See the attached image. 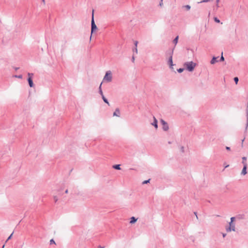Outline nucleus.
Here are the masks:
<instances>
[{
	"label": "nucleus",
	"instance_id": "f257e3e1",
	"mask_svg": "<svg viewBox=\"0 0 248 248\" xmlns=\"http://www.w3.org/2000/svg\"><path fill=\"white\" fill-rule=\"evenodd\" d=\"M197 64L192 62H187L184 63L185 68L189 72H193L196 67Z\"/></svg>",
	"mask_w": 248,
	"mask_h": 248
},
{
	"label": "nucleus",
	"instance_id": "f03ea898",
	"mask_svg": "<svg viewBox=\"0 0 248 248\" xmlns=\"http://www.w3.org/2000/svg\"><path fill=\"white\" fill-rule=\"evenodd\" d=\"M112 78V73L110 71L106 72V74L103 78V81L105 82H110Z\"/></svg>",
	"mask_w": 248,
	"mask_h": 248
},
{
	"label": "nucleus",
	"instance_id": "7ed1b4c3",
	"mask_svg": "<svg viewBox=\"0 0 248 248\" xmlns=\"http://www.w3.org/2000/svg\"><path fill=\"white\" fill-rule=\"evenodd\" d=\"M226 231L227 232H231L232 231L235 232L236 231L235 223L230 222L229 223V226L226 228Z\"/></svg>",
	"mask_w": 248,
	"mask_h": 248
},
{
	"label": "nucleus",
	"instance_id": "20e7f679",
	"mask_svg": "<svg viewBox=\"0 0 248 248\" xmlns=\"http://www.w3.org/2000/svg\"><path fill=\"white\" fill-rule=\"evenodd\" d=\"M97 29V27L95 24L94 18H93V14L92 22H91V30L92 33H93L94 31Z\"/></svg>",
	"mask_w": 248,
	"mask_h": 248
},
{
	"label": "nucleus",
	"instance_id": "39448f33",
	"mask_svg": "<svg viewBox=\"0 0 248 248\" xmlns=\"http://www.w3.org/2000/svg\"><path fill=\"white\" fill-rule=\"evenodd\" d=\"M161 123L163 125L162 128L163 130L166 131H168L169 127L168 124L163 120H161Z\"/></svg>",
	"mask_w": 248,
	"mask_h": 248
},
{
	"label": "nucleus",
	"instance_id": "423d86ee",
	"mask_svg": "<svg viewBox=\"0 0 248 248\" xmlns=\"http://www.w3.org/2000/svg\"><path fill=\"white\" fill-rule=\"evenodd\" d=\"M168 63L170 65V68L172 69L173 68L172 66H173V64L172 56H170V57L169 58Z\"/></svg>",
	"mask_w": 248,
	"mask_h": 248
},
{
	"label": "nucleus",
	"instance_id": "0eeeda50",
	"mask_svg": "<svg viewBox=\"0 0 248 248\" xmlns=\"http://www.w3.org/2000/svg\"><path fill=\"white\" fill-rule=\"evenodd\" d=\"M153 119L154 121L151 123V124L154 126L155 128H157L158 127L157 121L155 117H153Z\"/></svg>",
	"mask_w": 248,
	"mask_h": 248
},
{
	"label": "nucleus",
	"instance_id": "6e6552de",
	"mask_svg": "<svg viewBox=\"0 0 248 248\" xmlns=\"http://www.w3.org/2000/svg\"><path fill=\"white\" fill-rule=\"evenodd\" d=\"M28 81L30 87H33L34 86V84L33 83V81L31 78V77L28 78Z\"/></svg>",
	"mask_w": 248,
	"mask_h": 248
},
{
	"label": "nucleus",
	"instance_id": "1a4fd4ad",
	"mask_svg": "<svg viewBox=\"0 0 248 248\" xmlns=\"http://www.w3.org/2000/svg\"><path fill=\"white\" fill-rule=\"evenodd\" d=\"M113 115L114 116L120 117V112L118 108H116L115 111L114 112Z\"/></svg>",
	"mask_w": 248,
	"mask_h": 248
},
{
	"label": "nucleus",
	"instance_id": "9d476101",
	"mask_svg": "<svg viewBox=\"0 0 248 248\" xmlns=\"http://www.w3.org/2000/svg\"><path fill=\"white\" fill-rule=\"evenodd\" d=\"M242 163L243 165V166H247V157H243L242 158Z\"/></svg>",
	"mask_w": 248,
	"mask_h": 248
},
{
	"label": "nucleus",
	"instance_id": "9b49d317",
	"mask_svg": "<svg viewBox=\"0 0 248 248\" xmlns=\"http://www.w3.org/2000/svg\"><path fill=\"white\" fill-rule=\"evenodd\" d=\"M247 166H243V168L242 172H241L242 175H244L247 174Z\"/></svg>",
	"mask_w": 248,
	"mask_h": 248
},
{
	"label": "nucleus",
	"instance_id": "f8f14e48",
	"mask_svg": "<svg viewBox=\"0 0 248 248\" xmlns=\"http://www.w3.org/2000/svg\"><path fill=\"white\" fill-rule=\"evenodd\" d=\"M137 221V218H135L134 217H132L130 218V223L134 224Z\"/></svg>",
	"mask_w": 248,
	"mask_h": 248
},
{
	"label": "nucleus",
	"instance_id": "ddd939ff",
	"mask_svg": "<svg viewBox=\"0 0 248 248\" xmlns=\"http://www.w3.org/2000/svg\"><path fill=\"white\" fill-rule=\"evenodd\" d=\"M179 150L181 153H184L186 151V147L181 145L179 146Z\"/></svg>",
	"mask_w": 248,
	"mask_h": 248
},
{
	"label": "nucleus",
	"instance_id": "4468645a",
	"mask_svg": "<svg viewBox=\"0 0 248 248\" xmlns=\"http://www.w3.org/2000/svg\"><path fill=\"white\" fill-rule=\"evenodd\" d=\"M217 57H213L212 59L211 60V61L210 62L211 64H214L216 62H217Z\"/></svg>",
	"mask_w": 248,
	"mask_h": 248
},
{
	"label": "nucleus",
	"instance_id": "2eb2a0df",
	"mask_svg": "<svg viewBox=\"0 0 248 248\" xmlns=\"http://www.w3.org/2000/svg\"><path fill=\"white\" fill-rule=\"evenodd\" d=\"M102 99L103 100V101L106 103H107L108 105H109V104L108 101V100L105 98V97L104 96V95H102Z\"/></svg>",
	"mask_w": 248,
	"mask_h": 248
},
{
	"label": "nucleus",
	"instance_id": "dca6fc26",
	"mask_svg": "<svg viewBox=\"0 0 248 248\" xmlns=\"http://www.w3.org/2000/svg\"><path fill=\"white\" fill-rule=\"evenodd\" d=\"M113 168L116 170H121L120 165H115L113 166Z\"/></svg>",
	"mask_w": 248,
	"mask_h": 248
},
{
	"label": "nucleus",
	"instance_id": "f3484780",
	"mask_svg": "<svg viewBox=\"0 0 248 248\" xmlns=\"http://www.w3.org/2000/svg\"><path fill=\"white\" fill-rule=\"evenodd\" d=\"M178 38H179L178 36H177L174 38V39L173 40V43L174 44V45H176L177 44V43H178Z\"/></svg>",
	"mask_w": 248,
	"mask_h": 248
},
{
	"label": "nucleus",
	"instance_id": "a211bd4d",
	"mask_svg": "<svg viewBox=\"0 0 248 248\" xmlns=\"http://www.w3.org/2000/svg\"><path fill=\"white\" fill-rule=\"evenodd\" d=\"M101 85H102V83L100 84V86L99 87V93L101 94V95L102 96V95H103V92L101 89Z\"/></svg>",
	"mask_w": 248,
	"mask_h": 248
},
{
	"label": "nucleus",
	"instance_id": "6ab92c4d",
	"mask_svg": "<svg viewBox=\"0 0 248 248\" xmlns=\"http://www.w3.org/2000/svg\"><path fill=\"white\" fill-rule=\"evenodd\" d=\"M184 7H185L187 10H189L191 8L190 6L189 5H186L184 6Z\"/></svg>",
	"mask_w": 248,
	"mask_h": 248
},
{
	"label": "nucleus",
	"instance_id": "aec40b11",
	"mask_svg": "<svg viewBox=\"0 0 248 248\" xmlns=\"http://www.w3.org/2000/svg\"><path fill=\"white\" fill-rule=\"evenodd\" d=\"M211 0H202L200 2H198V3H203V2H207L210 1Z\"/></svg>",
	"mask_w": 248,
	"mask_h": 248
},
{
	"label": "nucleus",
	"instance_id": "412c9836",
	"mask_svg": "<svg viewBox=\"0 0 248 248\" xmlns=\"http://www.w3.org/2000/svg\"><path fill=\"white\" fill-rule=\"evenodd\" d=\"M184 70V68H179V69H177V71L179 73H182V72H183Z\"/></svg>",
	"mask_w": 248,
	"mask_h": 248
},
{
	"label": "nucleus",
	"instance_id": "4be33fe9",
	"mask_svg": "<svg viewBox=\"0 0 248 248\" xmlns=\"http://www.w3.org/2000/svg\"><path fill=\"white\" fill-rule=\"evenodd\" d=\"M14 77L16 78H22V76L21 75H15L14 76Z\"/></svg>",
	"mask_w": 248,
	"mask_h": 248
},
{
	"label": "nucleus",
	"instance_id": "5701e85b",
	"mask_svg": "<svg viewBox=\"0 0 248 248\" xmlns=\"http://www.w3.org/2000/svg\"><path fill=\"white\" fill-rule=\"evenodd\" d=\"M238 80H239V79H238V78L237 77H235L234 78V82H235V83L236 84H237V83L238 82Z\"/></svg>",
	"mask_w": 248,
	"mask_h": 248
},
{
	"label": "nucleus",
	"instance_id": "b1692460",
	"mask_svg": "<svg viewBox=\"0 0 248 248\" xmlns=\"http://www.w3.org/2000/svg\"><path fill=\"white\" fill-rule=\"evenodd\" d=\"M150 180V179H148L147 180L144 181L142 182V184L144 185V184H147V183H149Z\"/></svg>",
	"mask_w": 248,
	"mask_h": 248
},
{
	"label": "nucleus",
	"instance_id": "393cba45",
	"mask_svg": "<svg viewBox=\"0 0 248 248\" xmlns=\"http://www.w3.org/2000/svg\"><path fill=\"white\" fill-rule=\"evenodd\" d=\"M214 20L217 23H219L220 20L216 17H214Z\"/></svg>",
	"mask_w": 248,
	"mask_h": 248
},
{
	"label": "nucleus",
	"instance_id": "a878e982",
	"mask_svg": "<svg viewBox=\"0 0 248 248\" xmlns=\"http://www.w3.org/2000/svg\"><path fill=\"white\" fill-rule=\"evenodd\" d=\"M13 234V233H12V234H11V235L8 237V238H7V239L6 240V242H5L6 243V242L9 240H10V239L11 238V237H12V236Z\"/></svg>",
	"mask_w": 248,
	"mask_h": 248
},
{
	"label": "nucleus",
	"instance_id": "bb28decb",
	"mask_svg": "<svg viewBox=\"0 0 248 248\" xmlns=\"http://www.w3.org/2000/svg\"><path fill=\"white\" fill-rule=\"evenodd\" d=\"M219 2V0H216V6L217 8L219 7L218 3Z\"/></svg>",
	"mask_w": 248,
	"mask_h": 248
},
{
	"label": "nucleus",
	"instance_id": "cd10ccee",
	"mask_svg": "<svg viewBox=\"0 0 248 248\" xmlns=\"http://www.w3.org/2000/svg\"><path fill=\"white\" fill-rule=\"evenodd\" d=\"M133 52H135L136 54L138 53V49H137V47H135L134 49H133Z\"/></svg>",
	"mask_w": 248,
	"mask_h": 248
},
{
	"label": "nucleus",
	"instance_id": "c85d7f7f",
	"mask_svg": "<svg viewBox=\"0 0 248 248\" xmlns=\"http://www.w3.org/2000/svg\"><path fill=\"white\" fill-rule=\"evenodd\" d=\"M235 219V217H231V219H231V221L230 222H233V221H234Z\"/></svg>",
	"mask_w": 248,
	"mask_h": 248
},
{
	"label": "nucleus",
	"instance_id": "c756f323",
	"mask_svg": "<svg viewBox=\"0 0 248 248\" xmlns=\"http://www.w3.org/2000/svg\"><path fill=\"white\" fill-rule=\"evenodd\" d=\"M222 55H223V52H222ZM224 60V58L223 55H222L220 59V61H223Z\"/></svg>",
	"mask_w": 248,
	"mask_h": 248
},
{
	"label": "nucleus",
	"instance_id": "7c9ffc66",
	"mask_svg": "<svg viewBox=\"0 0 248 248\" xmlns=\"http://www.w3.org/2000/svg\"><path fill=\"white\" fill-rule=\"evenodd\" d=\"M33 75V74L32 73H29L28 74V76L29 78V77H31V78H32V77Z\"/></svg>",
	"mask_w": 248,
	"mask_h": 248
},
{
	"label": "nucleus",
	"instance_id": "2f4dec72",
	"mask_svg": "<svg viewBox=\"0 0 248 248\" xmlns=\"http://www.w3.org/2000/svg\"><path fill=\"white\" fill-rule=\"evenodd\" d=\"M50 244H55V241H54V240H53V239H51V240H50Z\"/></svg>",
	"mask_w": 248,
	"mask_h": 248
},
{
	"label": "nucleus",
	"instance_id": "473e14b6",
	"mask_svg": "<svg viewBox=\"0 0 248 248\" xmlns=\"http://www.w3.org/2000/svg\"><path fill=\"white\" fill-rule=\"evenodd\" d=\"M138 44V42L137 41L134 42V45H135V47H137Z\"/></svg>",
	"mask_w": 248,
	"mask_h": 248
},
{
	"label": "nucleus",
	"instance_id": "72a5a7b5",
	"mask_svg": "<svg viewBox=\"0 0 248 248\" xmlns=\"http://www.w3.org/2000/svg\"><path fill=\"white\" fill-rule=\"evenodd\" d=\"M163 5V0H161L160 3H159V5L160 6H162V5Z\"/></svg>",
	"mask_w": 248,
	"mask_h": 248
},
{
	"label": "nucleus",
	"instance_id": "f704fd0d",
	"mask_svg": "<svg viewBox=\"0 0 248 248\" xmlns=\"http://www.w3.org/2000/svg\"><path fill=\"white\" fill-rule=\"evenodd\" d=\"M54 199L55 202H56L58 201V198L56 196H54Z\"/></svg>",
	"mask_w": 248,
	"mask_h": 248
},
{
	"label": "nucleus",
	"instance_id": "c9c22d12",
	"mask_svg": "<svg viewBox=\"0 0 248 248\" xmlns=\"http://www.w3.org/2000/svg\"><path fill=\"white\" fill-rule=\"evenodd\" d=\"M132 61L133 62H134V61H135V57L134 56H133L132 57Z\"/></svg>",
	"mask_w": 248,
	"mask_h": 248
},
{
	"label": "nucleus",
	"instance_id": "e433bc0d",
	"mask_svg": "<svg viewBox=\"0 0 248 248\" xmlns=\"http://www.w3.org/2000/svg\"><path fill=\"white\" fill-rule=\"evenodd\" d=\"M226 149L227 150H230V148L229 147H226Z\"/></svg>",
	"mask_w": 248,
	"mask_h": 248
},
{
	"label": "nucleus",
	"instance_id": "4c0bfd02",
	"mask_svg": "<svg viewBox=\"0 0 248 248\" xmlns=\"http://www.w3.org/2000/svg\"><path fill=\"white\" fill-rule=\"evenodd\" d=\"M222 236H223V237H225L226 236V233H223L222 234Z\"/></svg>",
	"mask_w": 248,
	"mask_h": 248
},
{
	"label": "nucleus",
	"instance_id": "58836bf2",
	"mask_svg": "<svg viewBox=\"0 0 248 248\" xmlns=\"http://www.w3.org/2000/svg\"><path fill=\"white\" fill-rule=\"evenodd\" d=\"M245 138L242 140V145H243V142H244Z\"/></svg>",
	"mask_w": 248,
	"mask_h": 248
},
{
	"label": "nucleus",
	"instance_id": "ea45409f",
	"mask_svg": "<svg viewBox=\"0 0 248 248\" xmlns=\"http://www.w3.org/2000/svg\"><path fill=\"white\" fill-rule=\"evenodd\" d=\"M68 190L67 189V190H65V193H68Z\"/></svg>",
	"mask_w": 248,
	"mask_h": 248
},
{
	"label": "nucleus",
	"instance_id": "a19ab883",
	"mask_svg": "<svg viewBox=\"0 0 248 248\" xmlns=\"http://www.w3.org/2000/svg\"><path fill=\"white\" fill-rule=\"evenodd\" d=\"M18 69H19V68H18V67H16V68H15V70H17Z\"/></svg>",
	"mask_w": 248,
	"mask_h": 248
},
{
	"label": "nucleus",
	"instance_id": "79ce46f5",
	"mask_svg": "<svg viewBox=\"0 0 248 248\" xmlns=\"http://www.w3.org/2000/svg\"><path fill=\"white\" fill-rule=\"evenodd\" d=\"M4 246H5V245H4L2 246V248H4Z\"/></svg>",
	"mask_w": 248,
	"mask_h": 248
},
{
	"label": "nucleus",
	"instance_id": "37998d69",
	"mask_svg": "<svg viewBox=\"0 0 248 248\" xmlns=\"http://www.w3.org/2000/svg\"><path fill=\"white\" fill-rule=\"evenodd\" d=\"M99 248H104L103 247H100Z\"/></svg>",
	"mask_w": 248,
	"mask_h": 248
},
{
	"label": "nucleus",
	"instance_id": "c03bdc74",
	"mask_svg": "<svg viewBox=\"0 0 248 248\" xmlns=\"http://www.w3.org/2000/svg\"><path fill=\"white\" fill-rule=\"evenodd\" d=\"M43 0V2H44V1H45V0Z\"/></svg>",
	"mask_w": 248,
	"mask_h": 248
}]
</instances>
